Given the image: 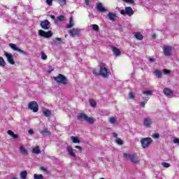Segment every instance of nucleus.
<instances>
[{
    "label": "nucleus",
    "mask_w": 179,
    "mask_h": 179,
    "mask_svg": "<svg viewBox=\"0 0 179 179\" xmlns=\"http://www.w3.org/2000/svg\"><path fill=\"white\" fill-rule=\"evenodd\" d=\"M111 73L107 70V68H106V64L101 63L100 64V71H99V75L103 76V78H108Z\"/></svg>",
    "instance_id": "obj_1"
},
{
    "label": "nucleus",
    "mask_w": 179,
    "mask_h": 179,
    "mask_svg": "<svg viewBox=\"0 0 179 179\" xmlns=\"http://www.w3.org/2000/svg\"><path fill=\"white\" fill-rule=\"evenodd\" d=\"M152 142H153V140H152L149 137L142 138L141 139V146L143 149H146V148H149V146H150V143H152Z\"/></svg>",
    "instance_id": "obj_2"
},
{
    "label": "nucleus",
    "mask_w": 179,
    "mask_h": 179,
    "mask_svg": "<svg viewBox=\"0 0 179 179\" xmlns=\"http://www.w3.org/2000/svg\"><path fill=\"white\" fill-rule=\"evenodd\" d=\"M54 79L57 83H62V85H68V79L62 74H59L57 76L54 77Z\"/></svg>",
    "instance_id": "obj_3"
},
{
    "label": "nucleus",
    "mask_w": 179,
    "mask_h": 179,
    "mask_svg": "<svg viewBox=\"0 0 179 179\" xmlns=\"http://www.w3.org/2000/svg\"><path fill=\"white\" fill-rule=\"evenodd\" d=\"M29 110H31L33 113H37L38 111V104L37 102L33 101L28 103Z\"/></svg>",
    "instance_id": "obj_4"
},
{
    "label": "nucleus",
    "mask_w": 179,
    "mask_h": 179,
    "mask_svg": "<svg viewBox=\"0 0 179 179\" xmlns=\"http://www.w3.org/2000/svg\"><path fill=\"white\" fill-rule=\"evenodd\" d=\"M18 149H19L20 153L23 156L29 155V150L27 149V147H26V145H20Z\"/></svg>",
    "instance_id": "obj_5"
},
{
    "label": "nucleus",
    "mask_w": 179,
    "mask_h": 179,
    "mask_svg": "<svg viewBox=\"0 0 179 179\" xmlns=\"http://www.w3.org/2000/svg\"><path fill=\"white\" fill-rule=\"evenodd\" d=\"M38 34L45 38H50V37H52V32L51 31L45 32V31L41 29L38 31Z\"/></svg>",
    "instance_id": "obj_6"
},
{
    "label": "nucleus",
    "mask_w": 179,
    "mask_h": 179,
    "mask_svg": "<svg viewBox=\"0 0 179 179\" xmlns=\"http://www.w3.org/2000/svg\"><path fill=\"white\" fill-rule=\"evenodd\" d=\"M121 15H128V16H132L134 15V10L131 7H126L125 10L120 11Z\"/></svg>",
    "instance_id": "obj_7"
},
{
    "label": "nucleus",
    "mask_w": 179,
    "mask_h": 179,
    "mask_svg": "<svg viewBox=\"0 0 179 179\" xmlns=\"http://www.w3.org/2000/svg\"><path fill=\"white\" fill-rule=\"evenodd\" d=\"M41 27L43 30H50V22L48 20H45L41 22Z\"/></svg>",
    "instance_id": "obj_8"
},
{
    "label": "nucleus",
    "mask_w": 179,
    "mask_h": 179,
    "mask_svg": "<svg viewBox=\"0 0 179 179\" xmlns=\"http://www.w3.org/2000/svg\"><path fill=\"white\" fill-rule=\"evenodd\" d=\"M4 55L7 59L8 62L10 63V65H15V61L13 60V55L5 52Z\"/></svg>",
    "instance_id": "obj_9"
},
{
    "label": "nucleus",
    "mask_w": 179,
    "mask_h": 179,
    "mask_svg": "<svg viewBox=\"0 0 179 179\" xmlns=\"http://www.w3.org/2000/svg\"><path fill=\"white\" fill-rule=\"evenodd\" d=\"M152 124H153V120L147 117L143 120V125L145 128H150L152 127Z\"/></svg>",
    "instance_id": "obj_10"
},
{
    "label": "nucleus",
    "mask_w": 179,
    "mask_h": 179,
    "mask_svg": "<svg viewBox=\"0 0 179 179\" xmlns=\"http://www.w3.org/2000/svg\"><path fill=\"white\" fill-rule=\"evenodd\" d=\"M9 47H10L14 51H17L18 52H20V54H23L24 55H26L27 54V52H26L25 51L17 48L16 45L13 43H10Z\"/></svg>",
    "instance_id": "obj_11"
},
{
    "label": "nucleus",
    "mask_w": 179,
    "mask_h": 179,
    "mask_svg": "<svg viewBox=\"0 0 179 179\" xmlns=\"http://www.w3.org/2000/svg\"><path fill=\"white\" fill-rule=\"evenodd\" d=\"M163 50L164 55H166V57H170L171 55V51L173 50V48H171V46H164L163 48Z\"/></svg>",
    "instance_id": "obj_12"
},
{
    "label": "nucleus",
    "mask_w": 179,
    "mask_h": 179,
    "mask_svg": "<svg viewBox=\"0 0 179 179\" xmlns=\"http://www.w3.org/2000/svg\"><path fill=\"white\" fill-rule=\"evenodd\" d=\"M143 94L144 95L143 96V100L145 101V103H148L149 101V96H152V91L148 90V91H143Z\"/></svg>",
    "instance_id": "obj_13"
},
{
    "label": "nucleus",
    "mask_w": 179,
    "mask_h": 179,
    "mask_svg": "<svg viewBox=\"0 0 179 179\" xmlns=\"http://www.w3.org/2000/svg\"><path fill=\"white\" fill-rule=\"evenodd\" d=\"M66 150L69 156H71L72 157H76V154H75V152H73V148H72V146L68 145L66 148Z\"/></svg>",
    "instance_id": "obj_14"
},
{
    "label": "nucleus",
    "mask_w": 179,
    "mask_h": 179,
    "mask_svg": "<svg viewBox=\"0 0 179 179\" xmlns=\"http://www.w3.org/2000/svg\"><path fill=\"white\" fill-rule=\"evenodd\" d=\"M112 51L116 57H120V55H121V51L117 47L112 46Z\"/></svg>",
    "instance_id": "obj_15"
},
{
    "label": "nucleus",
    "mask_w": 179,
    "mask_h": 179,
    "mask_svg": "<svg viewBox=\"0 0 179 179\" xmlns=\"http://www.w3.org/2000/svg\"><path fill=\"white\" fill-rule=\"evenodd\" d=\"M96 9L98 10L99 12H106V8L104 6H103V4L101 3H99L96 4Z\"/></svg>",
    "instance_id": "obj_16"
},
{
    "label": "nucleus",
    "mask_w": 179,
    "mask_h": 179,
    "mask_svg": "<svg viewBox=\"0 0 179 179\" xmlns=\"http://www.w3.org/2000/svg\"><path fill=\"white\" fill-rule=\"evenodd\" d=\"M87 117V115H86L85 113H80L77 116V120H78V121H86Z\"/></svg>",
    "instance_id": "obj_17"
},
{
    "label": "nucleus",
    "mask_w": 179,
    "mask_h": 179,
    "mask_svg": "<svg viewBox=\"0 0 179 179\" xmlns=\"http://www.w3.org/2000/svg\"><path fill=\"white\" fill-rule=\"evenodd\" d=\"M40 134H42L43 136H50V135H51V133L47 128H44L43 130H40Z\"/></svg>",
    "instance_id": "obj_18"
},
{
    "label": "nucleus",
    "mask_w": 179,
    "mask_h": 179,
    "mask_svg": "<svg viewBox=\"0 0 179 179\" xmlns=\"http://www.w3.org/2000/svg\"><path fill=\"white\" fill-rule=\"evenodd\" d=\"M130 161L131 163H134V164H138V163H139V158L136 157V155H132Z\"/></svg>",
    "instance_id": "obj_19"
},
{
    "label": "nucleus",
    "mask_w": 179,
    "mask_h": 179,
    "mask_svg": "<svg viewBox=\"0 0 179 179\" xmlns=\"http://www.w3.org/2000/svg\"><path fill=\"white\" fill-rule=\"evenodd\" d=\"M108 16L109 20H110L111 22H115V19H117V15H115V14L113 13H109L108 14Z\"/></svg>",
    "instance_id": "obj_20"
},
{
    "label": "nucleus",
    "mask_w": 179,
    "mask_h": 179,
    "mask_svg": "<svg viewBox=\"0 0 179 179\" xmlns=\"http://www.w3.org/2000/svg\"><path fill=\"white\" fill-rule=\"evenodd\" d=\"M163 92L166 96H168V97L173 95V92L169 88H165Z\"/></svg>",
    "instance_id": "obj_21"
},
{
    "label": "nucleus",
    "mask_w": 179,
    "mask_h": 179,
    "mask_svg": "<svg viewBox=\"0 0 179 179\" xmlns=\"http://www.w3.org/2000/svg\"><path fill=\"white\" fill-rule=\"evenodd\" d=\"M70 36H78L79 34V29H73L69 31Z\"/></svg>",
    "instance_id": "obj_22"
},
{
    "label": "nucleus",
    "mask_w": 179,
    "mask_h": 179,
    "mask_svg": "<svg viewBox=\"0 0 179 179\" xmlns=\"http://www.w3.org/2000/svg\"><path fill=\"white\" fill-rule=\"evenodd\" d=\"M7 134H8V135H9L10 136H11V138H12L13 139H17V135L15 134V133H14L13 131L8 130V131H7Z\"/></svg>",
    "instance_id": "obj_23"
},
{
    "label": "nucleus",
    "mask_w": 179,
    "mask_h": 179,
    "mask_svg": "<svg viewBox=\"0 0 179 179\" xmlns=\"http://www.w3.org/2000/svg\"><path fill=\"white\" fill-rule=\"evenodd\" d=\"M20 177L21 179L27 178V171H22L20 173Z\"/></svg>",
    "instance_id": "obj_24"
},
{
    "label": "nucleus",
    "mask_w": 179,
    "mask_h": 179,
    "mask_svg": "<svg viewBox=\"0 0 179 179\" xmlns=\"http://www.w3.org/2000/svg\"><path fill=\"white\" fill-rule=\"evenodd\" d=\"M134 36L137 40H143V35L141 32H136Z\"/></svg>",
    "instance_id": "obj_25"
},
{
    "label": "nucleus",
    "mask_w": 179,
    "mask_h": 179,
    "mask_svg": "<svg viewBox=\"0 0 179 179\" xmlns=\"http://www.w3.org/2000/svg\"><path fill=\"white\" fill-rule=\"evenodd\" d=\"M71 139L73 143H80V140H79V138L78 136H71Z\"/></svg>",
    "instance_id": "obj_26"
},
{
    "label": "nucleus",
    "mask_w": 179,
    "mask_h": 179,
    "mask_svg": "<svg viewBox=\"0 0 179 179\" xmlns=\"http://www.w3.org/2000/svg\"><path fill=\"white\" fill-rule=\"evenodd\" d=\"M73 17H71L69 19V24H67V29H71V27H73Z\"/></svg>",
    "instance_id": "obj_27"
},
{
    "label": "nucleus",
    "mask_w": 179,
    "mask_h": 179,
    "mask_svg": "<svg viewBox=\"0 0 179 179\" xmlns=\"http://www.w3.org/2000/svg\"><path fill=\"white\" fill-rule=\"evenodd\" d=\"M32 153H34L35 155H40V153H41V150H40V148L36 147L33 148Z\"/></svg>",
    "instance_id": "obj_28"
},
{
    "label": "nucleus",
    "mask_w": 179,
    "mask_h": 179,
    "mask_svg": "<svg viewBox=\"0 0 179 179\" xmlns=\"http://www.w3.org/2000/svg\"><path fill=\"white\" fill-rule=\"evenodd\" d=\"M43 114L45 115V117H50L51 115V111H50L48 109H46L43 110Z\"/></svg>",
    "instance_id": "obj_29"
},
{
    "label": "nucleus",
    "mask_w": 179,
    "mask_h": 179,
    "mask_svg": "<svg viewBox=\"0 0 179 179\" xmlns=\"http://www.w3.org/2000/svg\"><path fill=\"white\" fill-rule=\"evenodd\" d=\"M85 121L86 122H88V124H94V119H93V117H89L87 116Z\"/></svg>",
    "instance_id": "obj_30"
},
{
    "label": "nucleus",
    "mask_w": 179,
    "mask_h": 179,
    "mask_svg": "<svg viewBox=\"0 0 179 179\" xmlns=\"http://www.w3.org/2000/svg\"><path fill=\"white\" fill-rule=\"evenodd\" d=\"M115 142L117 145H119L120 146H122V145H124V141H122L121 138H117L115 139Z\"/></svg>",
    "instance_id": "obj_31"
},
{
    "label": "nucleus",
    "mask_w": 179,
    "mask_h": 179,
    "mask_svg": "<svg viewBox=\"0 0 179 179\" xmlns=\"http://www.w3.org/2000/svg\"><path fill=\"white\" fill-rule=\"evenodd\" d=\"M58 41L61 43V41H62V39L61 38H56L55 40L52 42V44H53L54 45H58Z\"/></svg>",
    "instance_id": "obj_32"
},
{
    "label": "nucleus",
    "mask_w": 179,
    "mask_h": 179,
    "mask_svg": "<svg viewBox=\"0 0 179 179\" xmlns=\"http://www.w3.org/2000/svg\"><path fill=\"white\" fill-rule=\"evenodd\" d=\"M110 124H117V118L114 117H109Z\"/></svg>",
    "instance_id": "obj_33"
},
{
    "label": "nucleus",
    "mask_w": 179,
    "mask_h": 179,
    "mask_svg": "<svg viewBox=\"0 0 179 179\" xmlns=\"http://www.w3.org/2000/svg\"><path fill=\"white\" fill-rule=\"evenodd\" d=\"M6 65V62L3 59V57H0V66H5Z\"/></svg>",
    "instance_id": "obj_34"
},
{
    "label": "nucleus",
    "mask_w": 179,
    "mask_h": 179,
    "mask_svg": "<svg viewBox=\"0 0 179 179\" xmlns=\"http://www.w3.org/2000/svg\"><path fill=\"white\" fill-rule=\"evenodd\" d=\"M155 75L157 78H162V73L159 70H156L155 72Z\"/></svg>",
    "instance_id": "obj_35"
},
{
    "label": "nucleus",
    "mask_w": 179,
    "mask_h": 179,
    "mask_svg": "<svg viewBox=\"0 0 179 179\" xmlns=\"http://www.w3.org/2000/svg\"><path fill=\"white\" fill-rule=\"evenodd\" d=\"M41 58L43 61H45V59H47V58H48L47 55H45V53L44 52H41Z\"/></svg>",
    "instance_id": "obj_36"
},
{
    "label": "nucleus",
    "mask_w": 179,
    "mask_h": 179,
    "mask_svg": "<svg viewBox=\"0 0 179 179\" xmlns=\"http://www.w3.org/2000/svg\"><path fill=\"white\" fill-rule=\"evenodd\" d=\"M123 157L127 159V160L129 159L131 160V157H132V155L128 154V153H124Z\"/></svg>",
    "instance_id": "obj_37"
},
{
    "label": "nucleus",
    "mask_w": 179,
    "mask_h": 179,
    "mask_svg": "<svg viewBox=\"0 0 179 179\" xmlns=\"http://www.w3.org/2000/svg\"><path fill=\"white\" fill-rule=\"evenodd\" d=\"M91 27H92V29L94 31H99V25H97V24H92Z\"/></svg>",
    "instance_id": "obj_38"
},
{
    "label": "nucleus",
    "mask_w": 179,
    "mask_h": 179,
    "mask_svg": "<svg viewBox=\"0 0 179 179\" xmlns=\"http://www.w3.org/2000/svg\"><path fill=\"white\" fill-rule=\"evenodd\" d=\"M162 166H163V167L165 169H169V167H170L171 165L167 162H162Z\"/></svg>",
    "instance_id": "obj_39"
},
{
    "label": "nucleus",
    "mask_w": 179,
    "mask_h": 179,
    "mask_svg": "<svg viewBox=\"0 0 179 179\" xmlns=\"http://www.w3.org/2000/svg\"><path fill=\"white\" fill-rule=\"evenodd\" d=\"M58 3L61 5V6H64L66 3V0H57Z\"/></svg>",
    "instance_id": "obj_40"
},
{
    "label": "nucleus",
    "mask_w": 179,
    "mask_h": 179,
    "mask_svg": "<svg viewBox=\"0 0 179 179\" xmlns=\"http://www.w3.org/2000/svg\"><path fill=\"white\" fill-rule=\"evenodd\" d=\"M34 179H43V175H37V174H34Z\"/></svg>",
    "instance_id": "obj_41"
},
{
    "label": "nucleus",
    "mask_w": 179,
    "mask_h": 179,
    "mask_svg": "<svg viewBox=\"0 0 179 179\" xmlns=\"http://www.w3.org/2000/svg\"><path fill=\"white\" fill-rule=\"evenodd\" d=\"M57 20L59 22H64L65 20V17H64V15H59L57 17Z\"/></svg>",
    "instance_id": "obj_42"
},
{
    "label": "nucleus",
    "mask_w": 179,
    "mask_h": 179,
    "mask_svg": "<svg viewBox=\"0 0 179 179\" xmlns=\"http://www.w3.org/2000/svg\"><path fill=\"white\" fill-rule=\"evenodd\" d=\"M89 101H90V106H92V107H95L96 101H94V100H92V99H90Z\"/></svg>",
    "instance_id": "obj_43"
},
{
    "label": "nucleus",
    "mask_w": 179,
    "mask_h": 179,
    "mask_svg": "<svg viewBox=\"0 0 179 179\" xmlns=\"http://www.w3.org/2000/svg\"><path fill=\"white\" fill-rule=\"evenodd\" d=\"M41 171H43V173H48V170L47 169V168H45L44 166H41Z\"/></svg>",
    "instance_id": "obj_44"
},
{
    "label": "nucleus",
    "mask_w": 179,
    "mask_h": 179,
    "mask_svg": "<svg viewBox=\"0 0 179 179\" xmlns=\"http://www.w3.org/2000/svg\"><path fill=\"white\" fill-rule=\"evenodd\" d=\"M163 72H164V75H169V74H170V70H167L166 69H164V70H163Z\"/></svg>",
    "instance_id": "obj_45"
},
{
    "label": "nucleus",
    "mask_w": 179,
    "mask_h": 179,
    "mask_svg": "<svg viewBox=\"0 0 179 179\" xmlns=\"http://www.w3.org/2000/svg\"><path fill=\"white\" fill-rule=\"evenodd\" d=\"M85 2L87 6H89V7L92 6V5L90 4V0H85Z\"/></svg>",
    "instance_id": "obj_46"
},
{
    "label": "nucleus",
    "mask_w": 179,
    "mask_h": 179,
    "mask_svg": "<svg viewBox=\"0 0 179 179\" xmlns=\"http://www.w3.org/2000/svg\"><path fill=\"white\" fill-rule=\"evenodd\" d=\"M159 134H154L152 136V137L154 138V139H159Z\"/></svg>",
    "instance_id": "obj_47"
},
{
    "label": "nucleus",
    "mask_w": 179,
    "mask_h": 179,
    "mask_svg": "<svg viewBox=\"0 0 179 179\" xmlns=\"http://www.w3.org/2000/svg\"><path fill=\"white\" fill-rule=\"evenodd\" d=\"M134 97H135V96L134 95V93L130 92L129 94V99H134Z\"/></svg>",
    "instance_id": "obj_48"
},
{
    "label": "nucleus",
    "mask_w": 179,
    "mask_h": 179,
    "mask_svg": "<svg viewBox=\"0 0 179 179\" xmlns=\"http://www.w3.org/2000/svg\"><path fill=\"white\" fill-rule=\"evenodd\" d=\"M46 3L51 6L52 5V0H46Z\"/></svg>",
    "instance_id": "obj_49"
},
{
    "label": "nucleus",
    "mask_w": 179,
    "mask_h": 179,
    "mask_svg": "<svg viewBox=\"0 0 179 179\" xmlns=\"http://www.w3.org/2000/svg\"><path fill=\"white\" fill-rule=\"evenodd\" d=\"M126 3H134V0H123Z\"/></svg>",
    "instance_id": "obj_50"
},
{
    "label": "nucleus",
    "mask_w": 179,
    "mask_h": 179,
    "mask_svg": "<svg viewBox=\"0 0 179 179\" xmlns=\"http://www.w3.org/2000/svg\"><path fill=\"white\" fill-rule=\"evenodd\" d=\"M173 143H177V145H179V139L177 138H175L173 139Z\"/></svg>",
    "instance_id": "obj_51"
},
{
    "label": "nucleus",
    "mask_w": 179,
    "mask_h": 179,
    "mask_svg": "<svg viewBox=\"0 0 179 179\" xmlns=\"http://www.w3.org/2000/svg\"><path fill=\"white\" fill-rule=\"evenodd\" d=\"M75 148L78 149L79 152H82V147L76 145L75 146Z\"/></svg>",
    "instance_id": "obj_52"
},
{
    "label": "nucleus",
    "mask_w": 179,
    "mask_h": 179,
    "mask_svg": "<svg viewBox=\"0 0 179 179\" xmlns=\"http://www.w3.org/2000/svg\"><path fill=\"white\" fill-rule=\"evenodd\" d=\"M146 103L147 102L145 101H143V102H141V107L145 108V104H146Z\"/></svg>",
    "instance_id": "obj_53"
},
{
    "label": "nucleus",
    "mask_w": 179,
    "mask_h": 179,
    "mask_svg": "<svg viewBox=\"0 0 179 179\" xmlns=\"http://www.w3.org/2000/svg\"><path fill=\"white\" fill-rule=\"evenodd\" d=\"M28 133L30 134V135H33V134H34V131H33V129H29L28 131Z\"/></svg>",
    "instance_id": "obj_54"
},
{
    "label": "nucleus",
    "mask_w": 179,
    "mask_h": 179,
    "mask_svg": "<svg viewBox=\"0 0 179 179\" xmlns=\"http://www.w3.org/2000/svg\"><path fill=\"white\" fill-rule=\"evenodd\" d=\"M113 136H114V138H115L117 139V138H118V134H117V133H113L112 134Z\"/></svg>",
    "instance_id": "obj_55"
},
{
    "label": "nucleus",
    "mask_w": 179,
    "mask_h": 179,
    "mask_svg": "<svg viewBox=\"0 0 179 179\" xmlns=\"http://www.w3.org/2000/svg\"><path fill=\"white\" fill-rule=\"evenodd\" d=\"M149 61H150V62H155V61H156V59H155V58H150Z\"/></svg>",
    "instance_id": "obj_56"
},
{
    "label": "nucleus",
    "mask_w": 179,
    "mask_h": 179,
    "mask_svg": "<svg viewBox=\"0 0 179 179\" xmlns=\"http://www.w3.org/2000/svg\"><path fill=\"white\" fill-rule=\"evenodd\" d=\"M51 19L53 20H55V15H50Z\"/></svg>",
    "instance_id": "obj_57"
},
{
    "label": "nucleus",
    "mask_w": 179,
    "mask_h": 179,
    "mask_svg": "<svg viewBox=\"0 0 179 179\" xmlns=\"http://www.w3.org/2000/svg\"><path fill=\"white\" fill-rule=\"evenodd\" d=\"M93 73H94V75H97V73H96V71H93Z\"/></svg>",
    "instance_id": "obj_58"
},
{
    "label": "nucleus",
    "mask_w": 179,
    "mask_h": 179,
    "mask_svg": "<svg viewBox=\"0 0 179 179\" xmlns=\"http://www.w3.org/2000/svg\"><path fill=\"white\" fill-rule=\"evenodd\" d=\"M13 179H17V178H16V177H13Z\"/></svg>",
    "instance_id": "obj_59"
},
{
    "label": "nucleus",
    "mask_w": 179,
    "mask_h": 179,
    "mask_svg": "<svg viewBox=\"0 0 179 179\" xmlns=\"http://www.w3.org/2000/svg\"><path fill=\"white\" fill-rule=\"evenodd\" d=\"M152 37H153V38H155V37H156V36H155V35H153Z\"/></svg>",
    "instance_id": "obj_60"
},
{
    "label": "nucleus",
    "mask_w": 179,
    "mask_h": 179,
    "mask_svg": "<svg viewBox=\"0 0 179 179\" xmlns=\"http://www.w3.org/2000/svg\"><path fill=\"white\" fill-rule=\"evenodd\" d=\"M65 37H68V35H65Z\"/></svg>",
    "instance_id": "obj_61"
},
{
    "label": "nucleus",
    "mask_w": 179,
    "mask_h": 179,
    "mask_svg": "<svg viewBox=\"0 0 179 179\" xmlns=\"http://www.w3.org/2000/svg\"><path fill=\"white\" fill-rule=\"evenodd\" d=\"M0 82H1V78H0Z\"/></svg>",
    "instance_id": "obj_62"
}]
</instances>
